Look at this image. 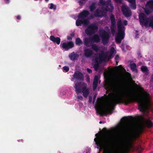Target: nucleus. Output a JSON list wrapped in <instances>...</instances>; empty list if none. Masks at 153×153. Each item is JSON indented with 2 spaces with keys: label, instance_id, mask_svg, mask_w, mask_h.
Returning a JSON list of instances; mask_svg holds the SVG:
<instances>
[{
  "label": "nucleus",
  "instance_id": "ddd939ff",
  "mask_svg": "<svg viewBox=\"0 0 153 153\" xmlns=\"http://www.w3.org/2000/svg\"><path fill=\"white\" fill-rule=\"evenodd\" d=\"M73 76L74 78L77 81H82L84 80V76L83 74L79 71H75Z\"/></svg>",
  "mask_w": 153,
  "mask_h": 153
},
{
  "label": "nucleus",
  "instance_id": "ea45409f",
  "mask_svg": "<svg viewBox=\"0 0 153 153\" xmlns=\"http://www.w3.org/2000/svg\"><path fill=\"white\" fill-rule=\"evenodd\" d=\"M77 98L78 100H83V97H82V96H81V95L78 96L77 97Z\"/></svg>",
  "mask_w": 153,
  "mask_h": 153
},
{
  "label": "nucleus",
  "instance_id": "b1692460",
  "mask_svg": "<svg viewBox=\"0 0 153 153\" xmlns=\"http://www.w3.org/2000/svg\"><path fill=\"white\" fill-rule=\"evenodd\" d=\"M141 70L143 72L145 73V75H147L148 74L149 72L146 66H142L141 68Z\"/></svg>",
  "mask_w": 153,
  "mask_h": 153
},
{
  "label": "nucleus",
  "instance_id": "20e7f679",
  "mask_svg": "<svg viewBox=\"0 0 153 153\" xmlns=\"http://www.w3.org/2000/svg\"><path fill=\"white\" fill-rule=\"evenodd\" d=\"M89 14V11L86 10H84L79 13L78 16V19L76 21V24L77 26H81L82 24L85 25H87L89 24L88 20L85 19Z\"/></svg>",
  "mask_w": 153,
  "mask_h": 153
},
{
  "label": "nucleus",
  "instance_id": "de8ad7c7",
  "mask_svg": "<svg viewBox=\"0 0 153 153\" xmlns=\"http://www.w3.org/2000/svg\"><path fill=\"white\" fill-rule=\"evenodd\" d=\"M122 119L124 122L126 121L127 120V117H125L122 118Z\"/></svg>",
  "mask_w": 153,
  "mask_h": 153
},
{
  "label": "nucleus",
  "instance_id": "c756f323",
  "mask_svg": "<svg viewBox=\"0 0 153 153\" xmlns=\"http://www.w3.org/2000/svg\"><path fill=\"white\" fill-rule=\"evenodd\" d=\"M82 42L79 38H78L75 39V44L76 45H80L82 44Z\"/></svg>",
  "mask_w": 153,
  "mask_h": 153
},
{
  "label": "nucleus",
  "instance_id": "a878e982",
  "mask_svg": "<svg viewBox=\"0 0 153 153\" xmlns=\"http://www.w3.org/2000/svg\"><path fill=\"white\" fill-rule=\"evenodd\" d=\"M146 124L147 128H150L152 127L153 123L150 120L147 119L146 121Z\"/></svg>",
  "mask_w": 153,
  "mask_h": 153
},
{
  "label": "nucleus",
  "instance_id": "f704fd0d",
  "mask_svg": "<svg viewBox=\"0 0 153 153\" xmlns=\"http://www.w3.org/2000/svg\"><path fill=\"white\" fill-rule=\"evenodd\" d=\"M63 70L65 72H68L69 70V67L66 66L63 67Z\"/></svg>",
  "mask_w": 153,
  "mask_h": 153
},
{
  "label": "nucleus",
  "instance_id": "f257e3e1",
  "mask_svg": "<svg viewBox=\"0 0 153 153\" xmlns=\"http://www.w3.org/2000/svg\"><path fill=\"white\" fill-rule=\"evenodd\" d=\"M105 85L107 89L115 93L108 94L109 103L104 108H100L97 110L102 117L107 116L108 114H111L116 105L121 103H124L126 105H127L132 102H137L139 103L138 109L143 112L145 111L149 105V94L145 91L143 88L139 87L137 84H135L136 88L140 90L144 96L133 94L130 95L126 99H124L123 97L125 92L124 87L120 85L118 79L108 81L106 82Z\"/></svg>",
  "mask_w": 153,
  "mask_h": 153
},
{
  "label": "nucleus",
  "instance_id": "cd10ccee",
  "mask_svg": "<svg viewBox=\"0 0 153 153\" xmlns=\"http://www.w3.org/2000/svg\"><path fill=\"white\" fill-rule=\"evenodd\" d=\"M130 67L133 71H137V65L135 63H131Z\"/></svg>",
  "mask_w": 153,
  "mask_h": 153
},
{
  "label": "nucleus",
  "instance_id": "c9c22d12",
  "mask_svg": "<svg viewBox=\"0 0 153 153\" xmlns=\"http://www.w3.org/2000/svg\"><path fill=\"white\" fill-rule=\"evenodd\" d=\"M106 2L104 0H99V3L102 6H104Z\"/></svg>",
  "mask_w": 153,
  "mask_h": 153
},
{
  "label": "nucleus",
  "instance_id": "58836bf2",
  "mask_svg": "<svg viewBox=\"0 0 153 153\" xmlns=\"http://www.w3.org/2000/svg\"><path fill=\"white\" fill-rule=\"evenodd\" d=\"M120 57L118 55H117L115 58V59L116 61H118Z\"/></svg>",
  "mask_w": 153,
  "mask_h": 153
},
{
  "label": "nucleus",
  "instance_id": "6ab92c4d",
  "mask_svg": "<svg viewBox=\"0 0 153 153\" xmlns=\"http://www.w3.org/2000/svg\"><path fill=\"white\" fill-rule=\"evenodd\" d=\"M69 57L71 60L74 61L77 59L79 57V55L73 52L69 55Z\"/></svg>",
  "mask_w": 153,
  "mask_h": 153
},
{
  "label": "nucleus",
  "instance_id": "49530a36",
  "mask_svg": "<svg viewBox=\"0 0 153 153\" xmlns=\"http://www.w3.org/2000/svg\"><path fill=\"white\" fill-rule=\"evenodd\" d=\"M145 12L148 15L151 12V11L149 10H145Z\"/></svg>",
  "mask_w": 153,
  "mask_h": 153
},
{
  "label": "nucleus",
  "instance_id": "5fc2aeb1",
  "mask_svg": "<svg viewBox=\"0 0 153 153\" xmlns=\"http://www.w3.org/2000/svg\"><path fill=\"white\" fill-rule=\"evenodd\" d=\"M117 2L120 3L121 2V0H114Z\"/></svg>",
  "mask_w": 153,
  "mask_h": 153
},
{
  "label": "nucleus",
  "instance_id": "864d4df0",
  "mask_svg": "<svg viewBox=\"0 0 153 153\" xmlns=\"http://www.w3.org/2000/svg\"><path fill=\"white\" fill-rule=\"evenodd\" d=\"M16 19L18 20H20L21 19V16L20 15H18L16 17Z\"/></svg>",
  "mask_w": 153,
  "mask_h": 153
},
{
  "label": "nucleus",
  "instance_id": "09e8293b",
  "mask_svg": "<svg viewBox=\"0 0 153 153\" xmlns=\"http://www.w3.org/2000/svg\"><path fill=\"white\" fill-rule=\"evenodd\" d=\"M128 1L130 3L136 2L135 0H128Z\"/></svg>",
  "mask_w": 153,
  "mask_h": 153
},
{
  "label": "nucleus",
  "instance_id": "aec40b11",
  "mask_svg": "<svg viewBox=\"0 0 153 153\" xmlns=\"http://www.w3.org/2000/svg\"><path fill=\"white\" fill-rule=\"evenodd\" d=\"M85 56L86 57H89L93 54V52L91 50L87 48L84 50Z\"/></svg>",
  "mask_w": 153,
  "mask_h": 153
},
{
  "label": "nucleus",
  "instance_id": "7c9ffc66",
  "mask_svg": "<svg viewBox=\"0 0 153 153\" xmlns=\"http://www.w3.org/2000/svg\"><path fill=\"white\" fill-rule=\"evenodd\" d=\"M91 48L96 52L99 51V48L98 46L96 44H93L91 46Z\"/></svg>",
  "mask_w": 153,
  "mask_h": 153
},
{
  "label": "nucleus",
  "instance_id": "f03ea898",
  "mask_svg": "<svg viewBox=\"0 0 153 153\" xmlns=\"http://www.w3.org/2000/svg\"><path fill=\"white\" fill-rule=\"evenodd\" d=\"M124 131L117 136L115 140V144L117 146L123 148L125 151H129L133 148V140L136 139V138L134 136L127 138Z\"/></svg>",
  "mask_w": 153,
  "mask_h": 153
},
{
  "label": "nucleus",
  "instance_id": "0eeeda50",
  "mask_svg": "<svg viewBox=\"0 0 153 153\" xmlns=\"http://www.w3.org/2000/svg\"><path fill=\"white\" fill-rule=\"evenodd\" d=\"M98 27L95 24H91L88 25L85 30L86 33L88 36L94 34L97 31Z\"/></svg>",
  "mask_w": 153,
  "mask_h": 153
},
{
  "label": "nucleus",
  "instance_id": "c85d7f7f",
  "mask_svg": "<svg viewBox=\"0 0 153 153\" xmlns=\"http://www.w3.org/2000/svg\"><path fill=\"white\" fill-rule=\"evenodd\" d=\"M115 50L114 47H112L111 49L109 52V58H111L113 56V55L114 53Z\"/></svg>",
  "mask_w": 153,
  "mask_h": 153
},
{
  "label": "nucleus",
  "instance_id": "a18cd8bd",
  "mask_svg": "<svg viewBox=\"0 0 153 153\" xmlns=\"http://www.w3.org/2000/svg\"><path fill=\"white\" fill-rule=\"evenodd\" d=\"M111 32L113 33H115V28H110Z\"/></svg>",
  "mask_w": 153,
  "mask_h": 153
},
{
  "label": "nucleus",
  "instance_id": "1a4fd4ad",
  "mask_svg": "<svg viewBox=\"0 0 153 153\" xmlns=\"http://www.w3.org/2000/svg\"><path fill=\"white\" fill-rule=\"evenodd\" d=\"M74 46V44L72 41L64 42L60 45V47L62 48V50L65 51H68L73 48Z\"/></svg>",
  "mask_w": 153,
  "mask_h": 153
},
{
  "label": "nucleus",
  "instance_id": "2eb2a0df",
  "mask_svg": "<svg viewBox=\"0 0 153 153\" xmlns=\"http://www.w3.org/2000/svg\"><path fill=\"white\" fill-rule=\"evenodd\" d=\"M110 19L111 21L110 28H115L116 27V22L114 15L111 13L110 15Z\"/></svg>",
  "mask_w": 153,
  "mask_h": 153
},
{
  "label": "nucleus",
  "instance_id": "4c0bfd02",
  "mask_svg": "<svg viewBox=\"0 0 153 153\" xmlns=\"http://www.w3.org/2000/svg\"><path fill=\"white\" fill-rule=\"evenodd\" d=\"M83 1H78V3H79V5L80 6H82L84 4Z\"/></svg>",
  "mask_w": 153,
  "mask_h": 153
},
{
  "label": "nucleus",
  "instance_id": "412c9836",
  "mask_svg": "<svg viewBox=\"0 0 153 153\" xmlns=\"http://www.w3.org/2000/svg\"><path fill=\"white\" fill-rule=\"evenodd\" d=\"M98 77L97 76H95L93 82V89L95 90L97 88L98 83Z\"/></svg>",
  "mask_w": 153,
  "mask_h": 153
},
{
  "label": "nucleus",
  "instance_id": "dca6fc26",
  "mask_svg": "<svg viewBox=\"0 0 153 153\" xmlns=\"http://www.w3.org/2000/svg\"><path fill=\"white\" fill-rule=\"evenodd\" d=\"M90 40L92 42L97 43L100 42V39L98 35L95 34L90 38Z\"/></svg>",
  "mask_w": 153,
  "mask_h": 153
},
{
  "label": "nucleus",
  "instance_id": "6e6552de",
  "mask_svg": "<svg viewBox=\"0 0 153 153\" xmlns=\"http://www.w3.org/2000/svg\"><path fill=\"white\" fill-rule=\"evenodd\" d=\"M100 35L102 38V40L103 44H106L109 41L110 36L108 32L104 30H102L100 31Z\"/></svg>",
  "mask_w": 153,
  "mask_h": 153
},
{
  "label": "nucleus",
  "instance_id": "9b49d317",
  "mask_svg": "<svg viewBox=\"0 0 153 153\" xmlns=\"http://www.w3.org/2000/svg\"><path fill=\"white\" fill-rule=\"evenodd\" d=\"M106 12L102 9L97 8L95 11L93 15L95 17L102 18L106 15Z\"/></svg>",
  "mask_w": 153,
  "mask_h": 153
},
{
  "label": "nucleus",
  "instance_id": "79ce46f5",
  "mask_svg": "<svg viewBox=\"0 0 153 153\" xmlns=\"http://www.w3.org/2000/svg\"><path fill=\"white\" fill-rule=\"evenodd\" d=\"M87 72L89 74H91L92 72V70L91 69L89 68H87Z\"/></svg>",
  "mask_w": 153,
  "mask_h": 153
},
{
  "label": "nucleus",
  "instance_id": "a19ab883",
  "mask_svg": "<svg viewBox=\"0 0 153 153\" xmlns=\"http://www.w3.org/2000/svg\"><path fill=\"white\" fill-rule=\"evenodd\" d=\"M92 97L91 96L89 97V102L91 103L92 101Z\"/></svg>",
  "mask_w": 153,
  "mask_h": 153
},
{
  "label": "nucleus",
  "instance_id": "052dcab7",
  "mask_svg": "<svg viewBox=\"0 0 153 153\" xmlns=\"http://www.w3.org/2000/svg\"><path fill=\"white\" fill-rule=\"evenodd\" d=\"M91 18H93V16L91 15Z\"/></svg>",
  "mask_w": 153,
  "mask_h": 153
},
{
  "label": "nucleus",
  "instance_id": "e2e57ef3",
  "mask_svg": "<svg viewBox=\"0 0 153 153\" xmlns=\"http://www.w3.org/2000/svg\"><path fill=\"white\" fill-rule=\"evenodd\" d=\"M97 134H95V135H96H96H97Z\"/></svg>",
  "mask_w": 153,
  "mask_h": 153
},
{
  "label": "nucleus",
  "instance_id": "4d7b16f0",
  "mask_svg": "<svg viewBox=\"0 0 153 153\" xmlns=\"http://www.w3.org/2000/svg\"><path fill=\"white\" fill-rule=\"evenodd\" d=\"M116 65H117L118 63V62L117 61H116Z\"/></svg>",
  "mask_w": 153,
  "mask_h": 153
},
{
  "label": "nucleus",
  "instance_id": "a211bd4d",
  "mask_svg": "<svg viewBox=\"0 0 153 153\" xmlns=\"http://www.w3.org/2000/svg\"><path fill=\"white\" fill-rule=\"evenodd\" d=\"M50 39L53 43H56L58 45L60 43L61 39L59 37H55L54 36H51L50 37Z\"/></svg>",
  "mask_w": 153,
  "mask_h": 153
},
{
  "label": "nucleus",
  "instance_id": "393cba45",
  "mask_svg": "<svg viewBox=\"0 0 153 153\" xmlns=\"http://www.w3.org/2000/svg\"><path fill=\"white\" fill-rule=\"evenodd\" d=\"M90 11L93 12L96 8V4L95 2H93L89 7Z\"/></svg>",
  "mask_w": 153,
  "mask_h": 153
},
{
  "label": "nucleus",
  "instance_id": "473e14b6",
  "mask_svg": "<svg viewBox=\"0 0 153 153\" xmlns=\"http://www.w3.org/2000/svg\"><path fill=\"white\" fill-rule=\"evenodd\" d=\"M130 7L133 10H135L136 8V2L130 3Z\"/></svg>",
  "mask_w": 153,
  "mask_h": 153
},
{
  "label": "nucleus",
  "instance_id": "9d476101",
  "mask_svg": "<svg viewBox=\"0 0 153 153\" xmlns=\"http://www.w3.org/2000/svg\"><path fill=\"white\" fill-rule=\"evenodd\" d=\"M86 84L84 82H77L75 85L74 88L75 89V91L77 94H79L81 93V91L83 87Z\"/></svg>",
  "mask_w": 153,
  "mask_h": 153
},
{
  "label": "nucleus",
  "instance_id": "6e6d98bb",
  "mask_svg": "<svg viewBox=\"0 0 153 153\" xmlns=\"http://www.w3.org/2000/svg\"><path fill=\"white\" fill-rule=\"evenodd\" d=\"M7 3H9L10 2L9 0H4Z\"/></svg>",
  "mask_w": 153,
  "mask_h": 153
},
{
  "label": "nucleus",
  "instance_id": "f3484780",
  "mask_svg": "<svg viewBox=\"0 0 153 153\" xmlns=\"http://www.w3.org/2000/svg\"><path fill=\"white\" fill-rule=\"evenodd\" d=\"M87 84L83 87L81 90V92L83 93V96L85 98H86L89 94V91L88 88H87Z\"/></svg>",
  "mask_w": 153,
  "mask_h": 153
},
{
  "label": "nucleus",
  "instance_id": "2f4dec72",
  "mask_svg": "<svg viewBox=\"0 0 153 153\" xmlns=\"http://www.w3.org/2000/svg\"><path fill=\"white\" fill-rule=\"evenodd\" d=\"M89 42V40L87 38H85L84 39V43L85 46H88Z\"/></svg>",
  "mask_w": 153,
  "mask_h": 153
},
{
  "label": "nucleus",
  "instance_id": "7ed1b4c3",
  "mask_svg": "<svg viewBox=\"0 0 153 153\" xmlns=\"http://www.w3.org/2000/svg\"><path fill=\"white\" fill-rule=\"evenodd\" d=\"M94 141L98 149L100 147L104 149H108L111 147L110 140L108 138L100 137L95 138Z\"/></svg>",
  "mask_w": 153,
  "mask_h": 153
},
{
  "label": "nucleus",
  "instance_id": "c03bdc74",
  "mask_svg": "<svg viewBox=\"0 0 153 153\" xmlns=\"http://www.w3.org/2000/svg\"><path fill=\"white\" fill-rule=\"evenodd\" d=\"M123 24L124 25H127L128 24L127 21L126 20H124L123 22Z\"/></svg>",
  "mask_w": 153,
  "mask_h": 153
},
{
  "label": "nucleus",
  "instance_id": "4468645a",
  "mask_svg": "<svg viewBox=\"0 0 153 153\" xmlns=\"http://www.w3.org/2000/svg\"><path fill=\"white\" fill-rule=\"evenodd\" d=\"M104 6H105V10L107 11L110 12L113 11L114 7L113 4L111 3V0H107Z\"/></svg>",
  "mask_w": 153,
  "mask_h": 153
},
{
  "label": "nucleus",
  "instance_id": "e433bc0d",
  "mask_svg": "<svg viewBox=\"0 0 153 153\" xmlns=\"http://www.w3.org/2000/svg\"><path fill=\"white\" fill-rule=\"evenodd\" d=\"M97 104L99 105H101V99H97Z\"/></svg>",
  "mask_w": 153,
  "mask_h": 153
},
{
  "label": "nucleus",
  "instance_id": "603ef678",
  "mask_svg": "<svg viewBox=\"0 0 153 153\" xmlns=\"http://www.w3.org/2000/svg\"><path fill=\"white\" fill-rule=\"evenodd\" d=\"M72 38L74 37L75 36L74 33H72L70 34Z\"/></svg>",
  "mask_w": 153,
  "mask_h": 153
},
{
  "label": "nucleus",
  "instance_id": "39448f33",
  "mask_svg": "<svg viewBox=\"0 0 153 153\" xmlns=\"http://www.w3.org/2000/svg\"><path fill=\"white\" fill-rule=\"evenodd\" d=\"M117 28L118 33L115 37V40L117 43L121 42L122 40L124 37L125 35V27L122 24V22L120 19L118 20L117 23Z\"/></svg>",
  "mask_w": 153,
  "mask_h": 153
},
{
  "label": "nucleus",
  "instance_id": "13d9d810",
  "mask_svg": "<svg viewBox=\"0 0 153 153\" xmlns=\"http://www.w3.org/2000/svg\"><path fill=\"white\" fill-rule=\"evenodd\" d=\"M102 123V121H100V122H99V123L100 124H101Z\"/></svg>",
  "mask_w": 153,
  "mask_h": 153
},
{
  "label": "nucleus",
  "instance_id": "680f3d73",
  "mask_svg": "<svg viewBox=\"0 0 153 153\" xmlns=\"http://www.w3.org/2000/svg\"><path fill=\"white\" fill-rule=\"evenodd\" d=\"M120 66H121V65H119V66H118L117 67V68H118V67H120Z\"/></svg>",
  "mask_w": 153,
  "mask_h": 153
},
{
  "label": "nucleus",
  "instance_id": "423d86ee",
  "mask_svg": "<svg viewBox=\"0 0 153 153\" xmlns=\"http://www.w3.org/2000/svg\"><path fill=\"white\" fill-rule=\"evenodd\" d=\"M139 18L141 26L144 25L146 27L149 26L153 28V16L147 18L144 13H141L139 14Z\"/></svg>",
  "mask_w": 153,
  "mask_h": 153
},
{
  "label": "nucleus",
  "instance_id": "bf43d9fd",
  "mask_svg": "<svg viewBox=\"0 0 153 153\" xmlns=\"http://www.w3.org/2000/svg\"><path fill=\"white\" fill-rule=\"evenodd\" d=\"M45 1L46 2H48L49 1V0H45Z\"/></svg>",
  "mask_w": 153,
  "mask_h": 153
},
{
  "label": "nucleus",
  "instance_id": "37998d69",
  "mask_svg": "<svg viewBox=\"0 0 153 153\" xmlns=\"http://www.w3.org/2000/svg\"><path fill=\"white\" fill-rule=\"evenodd\" d=\"M96 96H97L96 94H95L93 98V103H94L96 99Z\"/></svg>",
  "mask_w": 153,
  "mask_h": 153
},
{
  "label": "nucleus",
  "instance_id": "f8f14e48",
  "mask_svg": "<svg viewBox=\"0 0 153 153\" xmlns=\"http://www.w3.org/2000/svg\"><path fill=\"white\" fill-rule=\"evenodd\" d=\"M121 10L123 14L126 17H129L131 16V12L130 8L126 6L122 7Z\"/></svg>",
  "mask_w": 153,
  "mask_h": 153
},
{
  "label": "nucleus",
  "instance_id": "5701e85b",
  "mask_svg": "<svg viewBox=\"0 0 153 153\" xmlns=\"http://www.w3.org/2000/svg\"><path fill=\"white\" fill-rule=\"evenodd\" d=\"M99 58L98 61L99 63H101L105 60V54L104 53H100L99 55Z\"/></svg>",
  "mask_w": 153,
  "mask_h": 153
},
{
  "label": "nucleus",
  "instance_id": "4be33fe9",
  "mask_svg": "<svg viewBox=\"0 0 153 153\" xmlns=\"http://www.w3.org/2000/svg\"><path fill=\"white\" fill-rule=\"evenodd\" d=\"M146 7L148 9L153 10V0L148 1L146 4Z\"/></svg>",
  "mask_w": 153,
  "mask_h": 153
},
{
  "label": "nucleus",
  "instance_id": "8fccbe9b",
  "mask_svg": "<svg viewBox=\"0 0 153 153\" xmlns=\"http://www.w3.org/2000/svg\"><path fill=\"white\" fill-rule=\"evenodd\" d=\"M53 7H54V5L53 4H52V3L51 4V6H50V7L49 8L50 9H52L53 8Z\"/></svg>",
  "mask_w": 153,
  "mask_h": 153
},
{
  "label": "nucleus",
  "instance_id": "bb28decb",
  "mask_svg": "<svg viewBox=\"0 0 153 153\" xmlns=\"http://www.w3.org/2000/svg\"><path fill=\"white\" fill-rule=\"evenodd\" d=\"M98 57H96L95 58V61L96 63H97L95 64L94 65V68L95 71H97L98 69V68L99 67V62L98 61Z\"/></svg>",
  "mask_w": 153,
  "mask_h": 153
},
{
  "label": "nucleus",
  "instance_id": "72a5a7b5",
  "mask_svg": "<svg viewBox=\"0 0 153 153\" xmlns=\"http://www.w3.org/2000/svg\"><path fill=\"white\" fill-rule=\"evenodd\" d=\"M138 132H136L134 133V135L138 136L139 133L143 131V129L142 128H140L138 129Z\"/></svg>",
  "mask_w": 153,
  "mask_h": 153
},
{
  "label": "nucleus",
  "instance_id": "3c124183",
  "mask_svg": "<svg viewBox=\"0 0 153 153\" xmlns=\"http://www.w3.org/2000/svg\"><path fill=\"white\" fill-rule=\"evenodd\" d=\"M72 37L69 36H67V39L68 40H71L72 39Z\"/></svg>",
  "mask_w": 153,
  "mask_h": 153
}]
</instances>
